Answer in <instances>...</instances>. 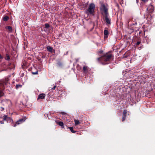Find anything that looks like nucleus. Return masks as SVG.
Listing matches in <instances>:
<instances>
[{"instance_id": "1", "label": "nucleus", "mask_w": 155, "mask_h": 155, "mask_svg": "<svg viewBox=\"0 0 155 155\" xmlns=\"http://www.w3.org/2000/svg\"><path fill=\"white\" fill-rule=\"evenodd\" d=\"M100 4L101 5L100 8L101 14L104 15L109 14L108 5L101 2H100Z\"/></svg>"}, {"instance_id": "2", "label": "nucleus", "mask_w": 155, "mask_h": 155, "mask_svg": "<svg viewBox=\"0 0 155 155\" xmlns=\"http://www.w3.org/2000/svg\"><path fill=\"white\" fill-rule=\"evenodd\" d=\"M95 6L93 3H90L88 8L85 11V13L87 16L90 15H94L95 12Z\"/></svg>"}, {"instance_id": "3", "label": "nucleus", "mask_w": 155, "mask_h": 155, "mask_svg": "<svg viewBox=\"0 0 155 155\" xmlns=\"http://www.w3.org/2000/svg\"><path fill=\"white\" fill-rule=\"evenodd\" d=\"M112 55L111 54H107L100 58H97L98 61L101 60L105 62L109 61L111 58Z\"/></svg>"}, {"instance_id": "4", "label": "nucleus", "mask_w": 155, "mask_h": 155, "mask_svg": "<svg viewBox=\"0 0 155 155\" xmlns=\"http://www.w3.org/2000/svg\"><path fill=\"white\" fill-rule=\"evenodd\" d=\"M103 15L105 19V21H106V23L107 24H109V25L111 23H110L111 20H110V18L109 17V14H108L107 15V14L105 15Z\"/></svg>"}, {"instance_id": "5", "label": "nucleus", "mask_w": 155, "mask_h": 155, "mask_svg": "<svg viewBox=\"0 0 155 155\" xmlns=\"http://www.w3.org/2000/svg\"><path fill=\"white\" fill-rule=\"evenodd\" d=\"M3 120H6L8 122H13V120L10 117H8L7 115H4L3 118Z\"/></svg>"}, {"instance_id": "6", "label": "nucleus", "mask_w": 155, "mask_h": 155, "mask_svg": "<svg viewBox=\"0 0 155 155\" xmlns=\"http://www.w3.org/2000/svg\"><path fill=\"white\" fill-rule=\"evenodd\" d=\"M8 81V80H5V81L3 80L2 81L0 82V88L2 87L4 89V85L6 84Z\"/></svg>"}, {"instance_id": "7", "label": "nucleus", "mask_w": 155, "mask_h": 155, "mask_svg": "<svg viewBox=\"0 0 155 155\" xmlns=\"http://www.w3.org/2000/svg\"><path fill=\"white\" fill-rule=\"evenodd\" d=\"M25 120L23 119H20L18 121H17L16 124L13 126L14 127H16V126L17 124L18 125L20 123H22L24 122Z\"/></svg>"}, {"instance_id": "8", "label": "nucleus", "mask_w": 155, "mask_h": 155, "mask_svg": "<svg viewBox=\"0 0 155 155\" xmlns=\"http://www.w3.org/2000/svg\"><path fill=\"white\" fill-rule=\"evenodd\" d=\"M106 29H107V28H105L104 31V38H107L109 35V32Z\"/></svg>"}, {"instance_id": "9", "label": "nucleus", "mask_w": 155, "mask_h": 155, "mask_svg": "<svg viewBox=\"0 0 155 155\" xmlns=\"http://www.w3.org/2000/svg\"><path fill=\"white\" fill-rule=\"evenodd\" d=\"M45 94H41L38 95V99H43L45 98Z\"/></svg>"}, {"instance_id": "10", "label": "nucleus", "mask_w": 155, "mask_h": 155, "mask_svg": "<svg viewBox=\"0 0 155 155\" xmlns=\"http://www.w3.org/2000/svg\"><path fill=\"white\" fill-rule=\"evenodd\" d=\"M88 67L87 66H84L83 68V70L84 73L87 74L88 72Z\"/></svg>"}, {"instance_id": "11", "label": "nucleus", "mask_w": 155, "mask_h": 155, "mask_svg": "<svg viewBox=\"0 0 155 155\" xmlns=\"http://www.w3.org/2000/svg\"><path fill=\"white\" fill-rule=\"evenodd\" d=\"M57 124L60 126L61 128H64V125L63 122L62 121H59L57 122Z\"/></svg>"}, {"instance_id": "12", "label": "nucleus", "mask_w": 155, "mask_h": 155, "mask_svg": "<svg viewBox=\"0 0 155 155\" xmlns=\"http://www.w3.org/2000/svg\"><path fill=\"white\" fill-rule=\"evenodd\" d=\"M6 60L9 61L10 59V57L9 54L8 53H7L6 54V57L5 58Z\"/></svg>"}, {"instance_id": "13", "label": "nucleus", "mask_w": 155, "mask_h": 155, "mask_svg": "<svg viewBox=\"0 0 155 155\" xmlns=\"http://www.w3.org/2000/svg\"><path fill=\"white\" fill-rule=\"evenodd\" d=\"M47 50L48 51L50 52H52V48L50 46H47Z\"/></svg>"}, {"instance_id": "14", "label": "nucleus", "mask_w": 155, "mask_h": 155, "mask_svg": "<svg viewBox=\"0 0 155 155\" xmlns=\"http://www.w3.org/2000/svg\"><path fill=\"white\" fill-rule=\"evenodd\" d=\"M6 29H8L9 31L11 32L12 31V27L10 26H7L6 27Z\"/></svg>"}, {"instance_id": "15", "label": "nucleus", "mask_w": 155, "mask_h": 155, "mask_svg": "<svg viewBox=\"0 0 155 155\" xmlns=\"http://www.w3.org/2000/svg\"><path fill=\"white\" fill-rule=\"evenodd\" d=\"M75 125H77L80 124V122L78 120H74Z\"/></svg>"}, {"instance_id": "16", "label": "nucleus", "mask_w": 155, "mask_h": 155, "mask_svg": "<svg viewBox=\"0 0 155 155\" xmlns=\"http://www.w3.org/2000/svg\"><path fill=\"white\" fill-rule=\"evenodd\" d=\"M68 129L70 130L71 131L72 133H75L76 132V131H74L73 130V128L72 127H68Z\"/></svg>"}, {"instance_id": "17", "label": "nucleus", "mask_w": 155, "mask_h": 155, "mask_svg": "<svg viewBox=\"0 0 155 155\" xmlns=\"http://www.w3.org/2000/svg\"><path fill=\"white\" fill-rule=\"evenodd\" d=\"M9 17L8 16H5L3 18V19L5 21H7Z\"/></svg>"}, {"instance_id": "18", "label": "nucleus", "mask_w": 155, "mask_h": 155, "mask_svg": "<svg viewBox=\"0 0 155 155\" xmlns=\"http://www.w3.org/2000/svg\"><path fill=\"white\" fill-rule=\"evenodd\" d=\"M50 27V25L46 23L45 25V28L46 29H48Z\"/></svg>"}, {"instance_id": "19", "label": "nucleus", "mask_w": 155, "mask_h": 155, "mask_svg": "<svg viewBox=\"0 0 155 155\" xmlns=\"http://www.w3.org/2000/svg\"><path fill=\"white\" fill-rule=\"evenodd\" d=\"M22 85L19 84H17L16 85V89H18L19 88H21Z\"/></svg>"}, {"instance_id": "20", "label": "nucleus", "mask_w": 155, "mask_h": 155, "mask_svg": "<svg viewBox=\"0 0 155 155\" xmlns=\"http://www.w3.org/2000/svg\"><path fill=\"white\" fill-rule=\"evenodd\" d=\"M127 113V110H124L123 112V115L126 116Z\"/></svg>"}, {"instance_id": "21", "label": "nucleus", "mask_w": 155, "mask_h": 155, "mask_svg": "<svg viewBox=\"0 0 155 155\" xmlns=\"http://www.w3.org/2000/svg\"><path fill=\"white\" fill-rule=\"evenodd\" d=\"M57 64L58 66L59 67H61L62 65V63L60 62H58Z\"/></svg>"}, {"instance_id": "22", "label": "nucleus", "mask_w": 155, "mask_h": 155, "mask_svg": "<svg viewBox=\"0 0 155 155\" xmlns=\"http://www.w3.org/2000/svg\"><path fill=\"white\" fill-rule=\"evenodd\" d=\"M4 95V93L2 91H0V97L3 96Z\"/></svg>"}, {"instance_id": "23", "label": "nucleus", "mask_w": 155, "mask_h": 155, "mask_svg": "<svg viewBox=\"0 0 155 155\" xmlns=\"http://www.w3.org/2000/svg\"><path fill=\"white\" fill-rule=\"evenodd\" d=\"M126 116H123V117H122V121H124L125 120V118H126Z\"/></svg>"}, {"instance_id": "24", "label": "nucleus", "mask_w": 155, "mask_h": 155, "mask_svg": "<svg viewBox=\"0 0 155 155\" xmlns=\"http://www.w3.org/2000/svg\"><path fill=\"white\" fill-rule=\"evenodd\" d=\"M140 43V42L138 41L135 44V45H136L137 46L138 45H139Z\"/></svg>"}, {"instance_id": "25", "label": "nucleus", "mask_w": 155, "mask_h": 155, "mask_svg": "<svg viewBox=\"0 0 155 155\" xmlns=\"http://www.w3.org/2000/svg\"><path fill=\"white\" fill-rule=\"evenodd\" d=\"M32 74L34 75L38 74V71H36L35 72H33L32 73Z\"/></svg>"}, {"instance_id": "26", "label": "nucleus", "mask_w": 155, "mask_h": 155, "mask_svg": "<svg viewBox=\"0 0 155 155\" xmlns=\"http://www.w3.org/2000/svg\"><path fill=\"white\" fill-rule=\"evenodd\" d=\"M142 2L144 3H146L147 2L148 0H141Z\"/></svg>"}, {"instance_id": "27", "label": "nucleus", "mask_w": 155, "mask_h": 155, "mask_svg": "<svg viewBox=\"0 0 155 155\" xmlns=\"http://www.w3.org/2000/svg\"><path fill=\"white\" fill-rule=\"evenodd\" d=\"M56 87V86H54L53 87L51 88V90H54L55 89Z\"/></svg>"}, {"instance_id": "28", "label": "nucleus", "mask_w": 155, "mask_h": 155, "mask_svg": "<svg viewBox=\"0 0 155 155\" xmlns=\"http://www.w3.org/2000/svg\"><path fill=\"white\" fill-rule=\"evenodd\" d=\"M61 114L63 115L66 114V113H65L64 112H61Z\"/></svg>"}, {"instance_id": "29", "label": "nucleus", "mask_w": 155, "mask_h": 155, "mask_svg": "<svg viewBox=\"0 0 155 155\" xmlns=\"http://www.w3.org/2000/svg\"><path fill=\"white\" fill-rule=\"evenodd\" d=\"M153 7L151 6V10L150 11H149L150 12H152L153 11Z\"/></svg>"}, {"instance_id": "30", "label": "nucleus", "mask_w": 155, "mask_h": 155, "mask_svg": "<svg viewBox=\"0 0 155 155\" xmlns=\"http://www.w3.org/2000/svg\"><path fill=\"white\" fill-rule=\"evenodd\" d=\"M103 52V51L102 50H101L99 51V53L102 54Z\"/></svg>"}, {"instance_id": "31", "label": "nucleus", "mask_w": 155, "mask_h": 155, "mask_svg": "<svg viewBox=\"0 0 155 155\" xmlns=\"http://www.w3.org/2000/svg\"><path fill=\"white\" fill-rule=\"evenodd\" d=\"M0 123L1 124H4V123L3 121H0Z\"/></svg>"}, {"instance_id": "32", "label": "nucleus", "mask_w": 155, "mask_h": 155, "mask_svg": "<svg viewBox=\"0 0 155 155\" xmlns=\"http://www.w3.org/2000/svg\"><path fill=\"white\" fill-rule=\"evenodd\" d=\"M2 56L1 54H0V59H2Z\"/></svg>"}, {"instance_id": "33", "label": "nucleus", "mask_w": 155, "mask_h": 155, "mask_svg": "<svg viewBox=\"0 0 155 155\" xmlns=\"http://www.w3.org/2000/svg\"><path fill=\"white\" fill-rule=\"evenodd\" d=\"M149 8H147V11H148V9H149Z\"/></svg>"}, {"instance_id": "34", "label": "nucleus", "mask_w": 155, "mask_h": 155, "mask_svg": "<svg viewBox=\"0 0 155 155\" xmlns=\"http://www.w3.org/2000/svg\"><path fill=\"white\" fill-rule=\"evenodd\" d=\"M1 108H2V109L3 110H4V108H2V107H1Z\"/></svg>"}]
</instances>
